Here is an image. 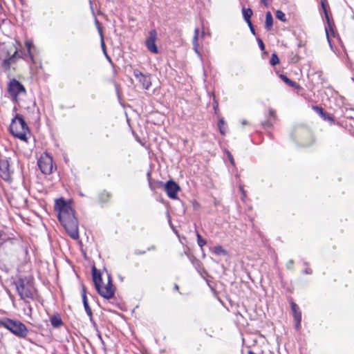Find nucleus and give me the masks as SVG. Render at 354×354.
I'll return each instance as SVG.
<instances>
[{"label": "nucleus", "mask_w": 354, "mask_h": 354, "mask_svg": "<svg viewBox=\"0 0 354 354\" xmlns=\"http://www.w3.org/2000/svg\"><path fill=\"white\" fill-rule=\"evenodd\" d=\"M156 39L157 32L155 29H153L149 32V35L145 41V45L148 50L155 54L158 53V49L156 45Z\"/></svg>", "instance_id": "nucleus-10"}, {"label": "nucleus", "mask_w": 354, "mask_h": 354, "mask_svg": "<svg viewBox=\"0 0 354 354\" xmlns=\"http://www.w3.org/2000/svg\"><path fill=\"white\" fill-rule=\"evenodd\" d=\"M295 328L298 330L301 326V315H297V318L295 319Z\"/></svg>", "instance_id": "nucleus-31"}, {"label": "nucleus", "mask_w": 354, "mask_h": 354, "mask_svg": "<svg viewBox=\"0 0 354 354\" xmlns=\"http://www.w3.org/2000/svg\"><path fill=\"white\" fill-rule=\"evenodd\" d=\"M269 116L268 120L262 122V125L265 127H272L276 120V112L272 109H269Z\"/></svg>", "instance_id": "nucleus-16"}, {"label": "nucleus", "mask_w": 354, "mask_h": 354, "mask_svg": "<svg viewBox=\"0 0 354 354\" xmlns=\"http://www.w3.org/2000/svg\"><path fill=\"white\" fill-rule=\"evenodd\" d=\"M247 24L250 29L251 32L254 35L256 34L254 28L251 22V21H247Z\"/></svg>", "instance_id": "nucleus-37"}, {"label": "nucleus", "mask_w": 354, "mask_h": 354, "mask_svg": "<svg viewBox=\"0 0 354 354\" xmlns=\"http://www.w3.org/2000/svg\"><path fill=\"white\" fill-rule=\"evenodd\" d=\"M26 47L27 48V53L25 55L32 62H34L33 55L31 53V48L32 47V43L30 41H26Z\"/></svg>", "instance_id": "nucleus-21"}, {"label": "nucleus", "mask_w": 354, "mask_h": 354, "mask_svg": "<svg viewBox=\"0 0 354 354\" xmlns=\"http://www.w3.org/2000/svg\"><path fill=\"white\" fill-rule=\"evenodd\" d=\"M82 301H83L85 311H86L87 315L89 317L90 321L92 322L93 321V313H92V310H91V309L88 305V301H87L86 290L84 288H83V290H82Z\"/></svg>", "instance_id": "nucleus-15"}, {"label": "nucleus", "mask_w": 354, "mask_h": 354, "mask_svg": "<svg viewBox=\"0 0 354 354\" xmlns=\"http://www.w3.org/2000/svg\"><path fill=\"white\" fill-rule=\"evenodd\" d=\"M97 337H98L99 339L100 340V342H101V344H102V348H103V349H104V351H106V344H105L104 341V340H103V339H102V335L100 334V333H98V334H97Z\"/></svg>", "instance_id": "nucleus-36"}, {"label": "nucleus", "mask_w": 354, "mask_h": 354, "mask_svg": "<svg viewBox=\"0 0 354 354\" xmlns=\"http://www.w3.org/2000/svg\"><path fill=\"white\" fill-rule=\"evenodd\" d=\"M180 189V186L174 180H169L165 184V190L169 198H177V193Z\"/></svg>", "instance_id": "nucleus-11"}, {"label": "nucleus", "mask_w": 354, "mask_h": 354, "mask_svg": "<svg viewBox=\"0 0 354 354\" xmlns=\"http://www.w3.org/2000/svg\"><path fill=\"white\" fill-rule=\"evenodd\" d=\"M111 198V194L106 191L102 192L99 195L100 201L102 203H106Z\"/></svg>", "instance_id": "nucleus-23"}, {"label": "nucleus", "mask_w": 354, "mask_h": 354, "mask_svg": "<svg viewBox=\"0 0 354 354\" xmlns=\"http://www.w3.org/2000/svg\"><path fill=\"white\" fill-rule=\"evenodd\" d=\"M104 54H105V56H106V57L107 60H109V62H112L111 59V58H110V57L107 55V53H105Z\"/></svg>", "instance_id": "nucleus-48"}, {"label": "nucleus", "mask_w": 354, "mask_h": 354, "mask_svg": "<svg viewBox=\"0 0 354 354\" xmlns=\"http://www.w3.org/2000/svg\"><path fill=\"white\" fill-rule=\"evenodd\" d=\"M293 264H294L293 260H290L287 263V265H286L287 268L289 270H292L293 268Z\"/></svg>", "instance_id": "nucleus-40"}, {"label": "nucleus", "mask_w": 354, "mask_h": 354, "mask_svg": "<svg viewBox=\"0 0 354 354\" xmlns=\"http://www.w3.org/2000/svg\"><path fill=\"white\" fill-rule=\"evenodd\" d=\"M246 124H248V122L245 120H242V124L243 125H245Z\"/></svg>", "instance_id": "nucleus-49"}, {"label": "nucleus", "mask_w": 354, "mask_h": 354, "mask_svg": "<svg viewBox=\"0 0 354 354\" xmlns=\"http://www.w3.org/2000/svg\"><path fill=\"white\" fill-rule=\"evenodd\" d=\"M273 24V17L270 12H267L266 14V21H265V28L267 30H270L272 28Z\"/></svg>", "instance_id": "nucleus-19"}, {"label": "nucleus", "mask_w": 354, "mask_h": 354, "mask_svg": "<svg viewBox=\"0 0 354 354\" xmlns=\"http://www.w3.org/2000/svg\"><path fill=\"white\" fill-rule=\"evenodd\" d=\"M12 170L10 167V158L0 156V176L6 181L11 178Z\"/></svg>", "instance_id": "nucleus-6"}, {"label": "nucleus", "mask_w": 354, "mask_h": 354, "mask_svg": "<svg viewBox=\"0 0 354 354\" xmlns=\"http://www.w3.org/2000/svg\"><path fill=\"white\" fill-rule=\"evenodd\" d=\"M304 272L305 274H311V273H312V271H311V270H310V269H306V270L304 271Z\"/></svg>", "instance_id": "nucleus-47"}, {"label": "nucleus", "mask_w": 354, "mask_h": 354, "mask_svg": "<svg viewBox=\"0 0 354 354\" xmlns=\"http://www.w3.org/2000/svg\"><path fill=\"white\" fill-rule=\"evenodd\" d=\"M97 337H98L99 339L100 340V342H101V344H102V348H103V349H104V351H106V344H105L104 341V340H103V339H102V335L100 334V333H98V334H97Z\"/></svg>", "instance_id": "nucleus-34"}, {"label": "nucleus", "mask_w": 354, "mask_h": 354, "mask_svg": "<svg viewBox=\"0 0 354 354\" xmlns=\"http://www.w3.org/2000/svg\"><path fill=\"white\" fill-rule=\"evenodd\" d=\"M133 75L142 84L145 89H149L151 85V77L149 75H144L138 69L133 71Z\"/></svg>", "instance_id": "nucleus-12"}, {"label": "nucleus", "mask_w": 354, "mask_h": 354, "mask_svg": "<svg viewBox=\"0 0 354 354\" xmlns=\"http://www.w3.org/2000/svg\"><path fill=\"white\" fill-rule=\"evenodd\" d=\"M135 254H139V255L144 254H145V251L136 250Z\"/></svg>", "instance_id": "nucleus-44"}, {"label": "nucleus", "mask_w": 354, "mask_h": 354, "mask_svg": "<svg viewBox=\"0 0 354 354\" xmlns=\"http://www.w3.org/2000/svg\"><path fill=\"white\" fill-rule=\"evenodd\" d=\"M174 289H175L176 290H178L179 289V287H178V286L177 284H175V286H174Z\"/></svg>", "instance_id": "nucleus-50"}, {"label": "nucleus", "mask_w": 354, "mask_h": 354, "mask_svg": "<svg viewBox=\"0 0 354 354\" xmlns=\"http://www.w3.org/2000/svg\"><path fill=\"white\" fill-rule=\"evenodd\" d=\"M196 237H197V243L198 245L201 248H203V247L206 244V241L205 239H203L202 238V236H201V234L197 232L196 234Z\"/></svg>", "instance_id": "nucleus-29"}, {"label": "nucleus", "mask_w": 354, "mask_h": 354, "mask_svg": "<svg viewBox=\"0 0 354 354\" xmlns=\"http://www.w3.org/2000/svg\"><path fill=\"white\" fill-rule=\"evenodd\" d=\"M322 7L323 8V10H324V12L325 15V17L327 21V26H325L326 38H327L329 45H330V47L332 48L333 46H332V43H331V37H335L336 32L334 30V24L332 22H330V21L329 16H328L327 10H326V5L324 4V1H322Z\"/></svg>", "instance_id": "nucleus-9"}, {"label": "nucleus", "mask_w": 354, "mask_h": 354, "mask_svg": "<svg viewBox=\"0 0 354 354\" xmlns=\"http://www.w3.org/2000/svg\"><path fill=\"white\" fill-rule=\"evenodd\" d=\"M50 322L51 325L56 328H59L63 325V322L59 314L52 315L50 317Z\"/></svg>", "instance_id": "nucleus-18"}, {"label": "nucleus", "mask_w": 354, "mask_h": 354, "mask_svg": "<svg viewBox=\"0 0 354 354\" xmlns=\"http://www.w3.org/2000/svg\"><path fill=\"white\" fill-rule=\"evenodd\" d=\"M218 126L221 133L225 135L226 133V127L223 118L218 120Z\"/></svg>", "instance_id": "nucleus-25"}, {"label": "nucleus", "mask_w": 354, "mask_h": 354, "mask_svg": "<svg viewBox=\"0 0 354 354\" xmlns=\"http://www.w3.org/2000/svg\"><path fill=\"white\" fill-rule=\"evenodd\" d=\"M156 249V246L155 245H151V247L148 248H147V250L148 251H150V250H155Z\"/></svg>", "instance_id": "nucleus-46"}, {"label": "nucleus", "mask_w": 354, "mask_h": 354, "mask_svg": "<svg viewBox=\"0 0 354 354\" xmlns=\"http://www.w3.org/2000/svg\"><path fill=\"white\" fill-rule=\"evenodd\" d=\"M92 277L95 288L102 283V279L101 273L96 269L95 267H93L92 269Z\"/></svg>", "instance_id": "nucleus-17"}, {"label": "nucleus", "mask_w": 354, "mask_h": 354, "mask_svg": "<svg viewBox=\"0 0 354 354\" xmlns=\"http://www.w3.org/2000/svg\"><path fill=\"white\" fill-rule=\"evenodd\" d=\"M228 158H229V160H230V161L231 164H232V165H234V162L233 157H232V154H231V153H230L229 152H228Z\"/></svg>", "instance_id": "nucleus-43"}, {"label": "nucleus", "mask_w": 354, "mask_h": 354, "mask_svg": "<svg viewBox=\"0 0 354 354\" xmlns=\"http://www.w3.org/2000/svg\"><path fill=\"white\" fill-rule=\"evenodd\" d=\"M96 290L100 295L105 299H109L113 297L115 294V287L112 283L110 275L108 276V283L106 286H102L101 284L97 286Z\"/></svg>", "instance_id": "nucleus-7"}, {"label": "nucleus", "mask_w": 354, "mask_h": 354, "mask_svg": "<svg viewBox=\"0 0 354 354\" xmlns=\"http://www.w3.org/2000/svg\"><path fill=\"white\" fill-rule=\"evenodd\" d=\"M242 13H243V18L246 22L251 21L250 18H251L253 12L250 8H243Z\"/></svg>", "instance_id": "nucleus-22"}, {"label": "nucleus", "mask_w": 354, "mask_h": 354, "mask_svg": "<svg viewBox=\"0 0 354 354\" xmlns=\"http://www.w3.org/2000/svg\"><path fill=\"white\" fill-rule=\"evenodd\" d=\"M313 109L316 113H317L324 120L330 121L331 123L334 122V119L333 116L330 113L324 111L323 108H322L321 106H313Z\"/></svg>", "instance_id": "nucleus-14"}, {"label": "nucleus", "mask_w": 354, "mask_h": 354, "mask_svg": "<svg viewBox=\"0 0 354 354\" xmlns=\"http://www.w3.org/2000/svg\"><path fill=\"white\" fill-rule=\"evenodd\" d=\"M280 78L286 83L287 84L288 86H291V87H293V88H299L300 86L299 85H298L295 82L291 80L290 79H289L286 75H280Z\"/></svg>", "instance_id": "nucleus-20"}, {"label": "nucleus", "mask_w": 354, "mask_h": 354, "mask_svg": "<svg viewBox=\"0 0 354 354\" xmlns=\"http://www.w3.org/2000/svg\"><path fill=\"white\" fill-rule=\"evenodd\" d=\"M8 91L12 100L17 101L18 95L21 93H26V89L19 81L12 79L8 84Z\"/></svg>", "instance_id": "nucleus-8"}, {"label": "nucleus", "mask_w": 354, "mask_h": 354, "mask_svg": "<svg viewBox=\"0 0 354 354\" xmlns=\"http://www.w3.org/2000/svg\"><path fill=\"white\" fill-rule=\"evenodd\" d=\"M10 131L12 135L21 140H27L26 133L29 131V129L22 116L17 114L12 120Z\"/></svg>", "instance_id": "nucleus-3"}, {"label": "nucleus", "mask_w": 354, "mask_h": 354, "mask_svg": "<svg viewBox=\"0 0 354 354\" xmlns=\"http://www.w3.org/2000/svg\"><path fill=\"white\" fill-rule=\"evenodd\" d=\"M276 17L283 22H285L287 20L285 13L279 10H277L276 12Z\"/></svg>", "instance_id": "nucleus-27"}, {"label": "nucleus", "mask_w": 354, "mask_h": 354, "mask_svg": "<svg viewBox=\"0 0 354 354\" xmlns=\"http://www.w3.org/2000/svg\"><path fill=\"white\" fill-rule=\"evenodd\" d=\"M147 176L149 177V187L151 188V189L153 190V189H155V187H153V185H152V183L151 182V180L149 178V177H150V173L149 172H148Z\"/></svg>", "instance_id": "nucleus-42"}, {"label": "nucleus", "mask_w": 354, "mask_h": 354, "mask_svg": "<svg viewBox=\"0 0 354 354\" xmlns=\"http://www.w3.org/2000/svg\"><path fill=\"white\" fill-rule=\"evenodd\" d=\"M257 43L259 44V46L261 48V50H265V45H264L262 39L258 37V38H257Z\"/></svg>", "instance_id": "nucleus-33"}, {"label": "nucleus", "mask_w": 354, "mask_h": 354, "mask_svg": "<svg viewBox=\"0 0 354 354\" xmlns=\"http://www.w3.org/2000/svg\"><path fill=\"white\" fill-rule=\"evenodd\" d=\"M198 32H199V30L198 28H196L194 30V37H193V41H198Z\"/></svg>", "instance_id": "nucleus-38"}, {"label": "nucleus", "mask_w": 354, "mask_h": 354, "mask_svg": "<svg viewBox=\"0 0 354 354\" xmlns=\"http://www.w3.org/2000/svg\"><path fill=\"white\" fill-rule=\"evenodd\" d=\"M192 43H193V46H194V49L195 50V52L197 53V54H199V52H198V41H192Z\"/></svg>", "instance_id": "nucleus-41"}, {"label": "nucleus", "mask_w": 354, "mask_h": 354, "mask_svg": "<svg viewBox=\"0 0 354 354\" xmlns=\"http://www.w3.org/2000/svg\"><path fill=\"white\" fill-rule=\"evenodd\" d=\"M279 59L276 53L272 54L271 58L270 59V65L275 66L277 64H279Z\"/></svg>", "instance_id": "nucleus-28"}, {"label": "nucleus", "mask_w": 354, "mask_h": 354, "mask_svg": "<svg viewBox=\"0 0 354 354\" xmlns=\"http://www.w3.org/2000/svg\"><path fill=\"white\" fill-rule=\"evenodd\" d=\"M261 3L263 4H264L266 6H268V3L270 1V0H261Z\"/></svg>", "instance_id": "nucleus-45"}, {"label": "nucleus", "mask_w": 354, "mask_h": 354, "mask_svg": "<svg viewBox=\"0 0 354 354\" xmlns=\"http://www.w3.org/2000/svg\"><path fill=\"white\" fill-rule=\"evenodd\" d=\"M21 55L19 54L17 50H15L14 53L8 58H6L2 62V66L6 70H9L11 65L15 63L18 58L21 57Z\"/></svg>", "instance_id": "nucleus-13"}, {"label": "nucleus", "mask_w": 354, "mask_h": 354, "mask_svg": "<svg viewBox=\"0 0 354 354\" xmlns=\"http://www.w3.org/2000/svg\"><path fill=\"white\" fill-rule=\"evenodd\" d=\"M0 324L18 337L24 338L28 335V330L27 327L19 321L6 319L1 321Z\"/></svg>", "instance_id": "nucleus-4"}, {"label": "nucleus", "mask_w": 354, "mask_h": 354, "mask_svg": "<svg viewBox=\"0 0 354 354\" xmlns=\"http://www.w3.org/2000/svg\"><path fill=\"white\" fill-rule=\"evenodd\" d=\"M290 306H291V310L293 313L294 319L297 318V315H301V313L299 310V306L295 302L291 301Z\"/></svg>", "instance_id": "nucleus-24"}, {"label": "nucleus", "mask_w": 354, "mask_h": 354, "mask_svg": "<svg viewBox=\"0 0 354 354\" xmlns=\"http://www.w3.org/2000/svg\"><path fill=\"white\" fill-rule=\"evenodd\" d=\"M214 252L216 254H221L225 253V251L223 250V248L221 245L215 246L214 248Z\"/></svg>", "instance_id": "nucleus-30"}, {"label": "nucleus", "mask_w": 354, "mask_h": 354, "mask_svg": "<svg viewBox=\"0 0 354 354\" xmlns=\"http://www.w3.org/2000/svg\"><path fill=\"white\" fill-rule=\"evenodd\" d=\"M97 337H98L99 339L100 340V342H101V344H102V348H103V349H104V351H106V344H105L104 341V340H103V339H102V335L100 334V333H98V334H97Z\"/></svg>", "instance_id": "nucleus-35"}, {"label": "nucleus", "mask_w": 354, "mask_h": 354, "mask_svg": "<svg viewBox=\"0 0 354 354\" xmlns=\"http://www.w3.org/2000/svg\"><path fill=\"white\" fill-rule=\"evenodd\" d=\"M15 288L20 299L25 304L29 300H35L37 297V290L35 287L32 279L27 277L19 276L14 281Z\"/></svg>", "instance_id": "nucleus-2"}, {"label": "nucleus", "mask_w": 354, "mask_h": 354, "mask_svg": "<svg viewBox=\"0 0 354 354\" xmlns=\"http://www.w3.org/2000/svg\"><path fill=\"white\" fill-rule=\"evenodd\" d=\"M37 165L39 167V169L44 174L48 175L53 172V158L48 153H46L44 156H41L38 160Z\"/></svg>", "instance_id": "nucleus-5"}, {"label": "nucleus", "mask_w": 354, "mask_h": 354, "mask_svg": "<svg viewBox=\"0 0 354 354\" xmlns=\"http://www.w3.org/2000/svg\"><path fill=\"white\" fill-rule=\"evenodd\" d=\"M55 209L58 213V219L65 228L67 234L74 240L79 238L78 221L74 210L62 198L57 199Z\"/></svg>", "instance_id": "nucleus-1"}, {"label": "nucleus", "mask_w": 354, "mask_h": 354, "mask_svg": "<svg viewBox=\"0 0 354 354\" xmlns=\"http://www.w3.org/2000/svg\"><path fill=\"white\" fill-rule=\"evenodd\" d=\"M158 183L160 184V185H162L163 184V183L162 181H158Z\"/></svg>", "instance_id": "nucleus-51"}, {"label": "nucleus", "mask_w": 354, "mask_h": 354, "mask_svg": "<svg viewBox=\"0 0 354 354\" xmlns=\"http://www.w3.org/2000/svg\"><path fill=\"white\" fill-rule=\"evenodd\" d=\"M218 102L214 100V102H213V108L214 109V112L216 114L218 113Z\"/></svg>", "instance_id": "nucleus-39"}, {"label": "nucleus", "mask_w": 354, "mask_h": 354, "mask_svg": "<svg viewBox=\"0 0 354 354\" xmlns=\"http://www.w3.org/2000/svg\"><path fill=\"white\" fill-rule=\"evenodd\" d=\"M31 300H29L28 301V304H26V310H27V312L26 313V314L28 315V316H30L32 315V307L31 306L30 304V301Z\"/></svg>", "instance_id": "nucleus-32"}, {"label": "nucleus", "mask_w": 354, "mask_h": 354, "mask_svg": "<svg viewBox=\"0 0 354 354\" xmlns=\"http://www.w3.org/2000/svg\"><path fill=\"white\" fill-rule=\"evenodd\" d=\"M95 23L97 25V30H98V32H99V33L100 35V37H101L102 47L103 48L104 53H105L106 52V50H105V44H104V42L102 30L100 26H99V22H98V20L97 19H95Z\"/></svg>", "instance_id": "nucleus-26"}]
</instances>
